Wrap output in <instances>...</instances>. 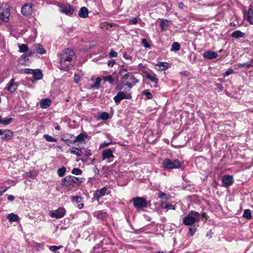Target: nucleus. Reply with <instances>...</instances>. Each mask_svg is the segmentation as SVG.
I'll return each mask as SVG.
<instances>
[{
	"mask_svg": "<svg viewBox=\"0 0 253 253\" xmlns=\"http://www.w3.org/2000/svg\"><path fill=\"white\" fill-rule=\"evenodd\" d=\"M75 54L73 50L67 48L63 52L59 54L60 69L67 71L71 65V62L74 58Z\"/></svg>",
	"mask_w": 253,
	"mask_h": 253,
	"instance_id": "nucleus-1",
	"label": "nucleus"
},
{
	"mask_svg": "<svg viewBox=\"0 0 253 253\" xmlns=\"http://www.w3.org/2000/svg\"><path fill=\"white\" fill-rule=\"evenodd\" d=\"M201 215L197 211H191L186 216L183 218V223L186 226L192 225L199 222Z\"/></svg>",
	"mask_w": 253,
	"mask_h": 253,
	"instance_id": "nucleus-2",
	"label": "nucleus"
},
{
	"mask_svg": "<svg viewBox=\"0 0 253 253\" xmlns=\"http://www.w3.org/2000/svg\"><path fill=\"white\" fill-rule=\"evenodd\" d=\"M10 15L9 6L7 3L0 5V19L4 21H8Z\"/></svg>",
	"mask_w": 253,
	"mask_h": 253,
	"instance_id": "nucleus-3",
	"label": "nucleus"
},
{
	"mask_svg": "<svg viewBox=\"0 0 253 253\" xmlns=\"http://www.w3.org/2000/svg\"><path fill=\"white\" fill-rule=\"evenodd\" d=\"M66 212V211L64 208L59 207L55 210L50 211L48 214L52 218L59 219L65 216Z\"/></svg>",
	"mask_w": 253,
	"mask_h": 253,
	"instance_id": "nucleus-4",
	"label": "nucleus"
},
{
	"mask_svg": "<svg viewBox=\"0 0 253 253\" xmlns=\"http://www.w3.org/2000/svg\"><path fill=\"white\" fill-rule=\"evenodd\" d=\"M163 166L167 169H177L180 167L181 163L178 160L172 161L169 159H166L163 162Z\"/></svg>",
	"mask_w": 253,
	"mask_h": 253,
	"instance_id": "nucleus-5",
	"label": "nucleus"
},
{
	"mask_svg": "<svg viewBox=\"0 0 253 253\" xmlns=\"http://www.w3.org/2000/svg\"><path fill=\"white\" fill-rule=\"evenodd\" d=\"M131 98L130 94H126L124 92L120 91L114 97V101L117 104L120 103L121 100L124 99H129Z\"/></svg>",
	"mask_w": 253,
	"mask_h": 253,
	"instance_id": "nucleus-6",
	"label": "nucleus"
},
{
	"mask_svg": "<svg viewBox=\"0 0 253 253\" xmlns=\"http://www.w3.org/2000/svg\"><path fill=\"white\" fill-rule=\"evenodd\" d=\"M133 206L136 208H144L147 206V202L143 197H136L133 199Z\"/></svg>",
	"mask_w": 253,
	"mask_h": 253,
	"instance_id": "nucleus-7",
	"label": "nucleus"
},
{
	"mask_svg": "<svg viewBox=\"0 0 253 253\" xmlns=\"http://www.w3.org/2000/svg\"><path fill=\"white\" fill-rule=\"evenodd\" d=\"M59 11L66 15H70L73 13L74 9L69 4H62L59 6Z\"/></svg>",
	"mask_w": 253,
	"mask_h": 253,
	"instance_id": "nucleus-8",
	"label": "nucleus"
},
{
	"mask_svg": "<svg viewBox=\"0 0 253 253\" xmlns=\"http://www.w3.org/2000/svg\"><path fill=\"white\" fill-rule=\"evenodd\" d=\"M1 139L3 140L8 141L11 139L13 137V132L9 129H1L0 135Z\"/></svg>",
	"mask_w": 253,
	"mask_h": 253,
	"instance_id": "nucleus-9",
	"label": "nucleus"
},
{
	"mask_svg": "<svg viewBox=\"0 0 253 253\" xmlns=\"http://www.w3.org/2000/svg\"><path fill=\"white\" fill-rule=\"evenodd\" d=\"M33 3H25L21 8V13L23 15L28 16L32 12Z\"/></svg>",
	"mask_w": 253,
	"mask_h": 253,
	"instance_id": "nucleus-10",
	"label": "nucleus"
},
{
	"mask_svg": "<svg viewBox=\"0 0 253 253\" xmlns=\"http://www.w3.org/2000/svg\"><path fill=\"white\" fill-rule=\"evenodd\" d=\"M17 84L15 82V80L12 78L8 83L5 89L9 92L13 93L16 91L17 88Z\"/></svg>",
	"mask_w": 253,
	"mask_h": 253,
	"instance_id": "nucleus-11",
	"label": "nucleus"
},
{
	"mask_svg": "<svg viewBox=\"0 0 253 253\" xmlns=\"http://www.w3.org/2000/svg\"><path fill=\"white\" fill-rule=\"evenodd\" d=\"M144 75H145V77L147 79L150 80L151 82H154L155 84V85L154 86L155 87L157 86V84H158L159 80L157 78V77H156V75L155 74H151L146 72L144 73Z\"/></svg>",
	"mask_w": 253,
	"mask_h": 253,
	"instance_id": "nucleus-12",
	"label": "nucleus"
},
{
	"mask_svg": "<svg viewBox=\"0 0 253 253\" xmlns=\"http://www.w3.org/2000/svg\"><path fill=\"white\" fill-rule=\"evenodd\" d=\"M102 156L103 160L113 157V151L110 148L105 149L103 151Z\"/></svg>",
	"mask_w": 253,
	"mask_h": 253,
	"instance_id": "nucleus-13",
	"label": "nucleus"
},
{
	"mask_svg": "<svg viewBox=\"0 0 253 253\" xmlns=\"http://www.w3.org/2000/svg\"><path fill=\"white\" fill-rule=\"evenodd\" d=\"M222 181L225 186H230L233 183V176L229 175H225L222 178Z\"/></svg>",
	"mask_w": 253,
	"mask_h": 253,
	"instance_id": "nucleus-14",
	"label": "nucleus"
},
{
	"mask_svg": "<svg viewBox=\"0 0 253 253\" xmlns=\"http://www.w3.org/2000/svg\"><path fill=\"white\" fill-rule=\"evenodd\" d=\"M62 186H69L73 185V180L72 175H68L65 177L62 181Z\"/></svg>",
	"mask_w": 253,
	"mask_h": 253,
	"instance_id": "nucleus-15",
	"label": "nucleus"
},
{
	"mask_svg": "<svg viewBox=\"0 0 253 253\" xmlns=\"http://www.w3.org/2000/svg\"><path fill=\"white\" fill-rule=\"evenodd\" d=\"M203 56L204 58L208 59H212L214 58H216L218 56V54L214 51H208L207 52H205Z\"/></svg>",
	"mask_w": 253,
	"mask_h": 253,
	"instance_id": "nucleus-16",
	"label": "nucleus"
},
{
	"mask_svg": "<svg viewBox=\"0 0 253 253\" xmlns=\"http://www.w3.org/2000/svg\"><path fill=\"white\" fill-rule=\"evenodd\" d=\"M106 191L107 188L105 187L102 188L100 190H96L94 194V197L97 200H99L105 195Z\"/></svg>",
	"mask_w": 253,
	"mask_h": 253,
	"instance_id": "nucleus-17",
	"label": "nucleus"
},
{
	"mask_svg": "<svg viewBox=\"0 0 253 253\" xmlns=\"http://www.w3.org/2000/svg\"><path fill=\"white\" fill-rule=\"evenodd\" d=\"M32 75L33 78L35 80H39L42 78V73L40 69H35L33 70Z\"/></svg>",
	"mask_w": 253,
	"mask_h": 253,
	"instance_id": "nucleus-18",
	"label": "nucleus"
},
{
	"mask_svg": "<svg viewBox=\"0 0 253 253\" xmlns=\"http://www.w3.org/2000/svg\"><path fill=\"white\" fill-rule=\"evenodd\" d=\"M156 68L159 71H164L168 69L170 65L167 62H160L155 65Z\"/></svg>",
	"mask_w": 253,
	"mask_h": 253,
	"instance_id": "nucleus-19",
	"label": "nucleus"
},
{
	"mask_svg": "<svg viewBox=\"0 0 253 253\" xmlns=\"http://www.w3.org/2000/svg\"><path fill=\"white\" fill-rule=\"evenodd\" d=\"M248 21L252 24H253V10L252 8H249L247 12L244 14Z\"/></svg>",
	"mask_w": 253,
	"mask_h": 253,
	"instance_id": "nucleus-20",
	"label": "nucleus"
},
{
	"mask_svg": "<svg viewBox=\"0 0 253 253\" xmlns=\"http://www.w3.org/2000/svg\"><path fill=\"white\" fill-rule=\"evenodd\" d=\"M51 105V100L49 98L42 99L40 102V107L42 109H45Z\"/></svg>",
	"mask_w": 253,
	"mask_h": 253,
	"instance_id": "nucleus-21",
	"label": "nucleus"
},
{
	"mask_svg": "<svg viewBox=\"0 0 253 253\" xmlns=\"http://www.w3.org/2000/svg\"><path fill=\"white\" fill-rule=\"evenodd\" d=\"M79 16L81 18H86L88 16V11L86 7H82L80 9L79 12Z\"/></svg>",
	"mask_w": 253,
	"mask_h": 253,
	"instance_id": "nucleus-22",
	"label": "nucleus"
},
{
	"mask_svg": "<svg viewBox=\"0 0 253 253\" xmlns=\"http://www.w3.org/2000/svg\"><path fill=\"white\" fill-rule=\"evenodd\" d=\"M119 74L122 79L125 80L128 79L129 76V74L127 70L124 68L120 70Z\"/></svg>",
	"mask_w": 253,
	"mask_h": 253,
	"instance_id": "nucleus-23",
	"label": "nucleus"
},
{
	"mask_svg": "<svg viewBox=\"0 0 253 253\" xmlns=\"http://www.w3.org/2000/svg\"><path fill=\"white\" fill-rule=\"evenodd\" d=\"M87 136V135L86 134L81 133L76 137L75 139L73 141V143H75L77 142H81L86 138Z\"/></svg>",
	"mask_w": 253,
	"mask_h": 253,
	"instance_id": "nucleus-24",
	"label": "nucleus"
},
{
	"mask_svg": "<svg viewBox=\"0 0 253 253\" xmlns=\"http://www.w3.org/2000/svg\"><path fill=\"white\" fill-rule=\"evenodd\" d=\"M7 219L10 222H16L19 220V216L17 214H15L13 213H11L7 215Z\"/></svg>",
	"mask_w": 253,
	"mask_h": 253,
	"instance_id": "nucleus-25",
	"label": "nucleus"
},
{
	"mask_svg": "<svg viewBox=\"0 0 253 253\" xmlns=\"http://www.w3.org/2000/svg\"><path fill=\"white\" fill-rule=\"evenodd\" d=\"M13 121V119L12 118H2L1 116L0 115V124H2L4 126L8 125L10 124Z\"/></svg>",
	"mask_w": 253,
	"mask_h": 253,
	"instance_id": "nucleus-26",
	"label": "nucleus"
},
{
	"mask_svg": "<svg viewBox=\"0 0 253 253\" xmlns=\"http://www.w3.org/2000/svg\"><path fill=\"white\" fill-rule=\"evenodd\" d=\"M231 36L234 38L239 39L240 38L244 37L245 36V33L241 32L240 31L237 30L233 32L232 33Z\"/></svg>",
	"mask_w": 253,
	"mask_h": 253,
	"instance_id": "nucleus-27",
	"label": "nucleus"
},
{
	"mask_svg": "<svg viewBox=\"0 0 253 253\" xmlns=\"http://www.w3.org/2000/svg\"><path fill=\"white\" fill-rule=\"evenodd\" d=\"M169 21L167 19H162L161 22L160 27L163 31H165L167 29L169 26Z\"/></svg>",
	"mask_w": 253,
	"mask_h": 253,
	"instance_id": "nucleus-28",
	"label": "nucleus"
},
{
	"mask_svg": "<svg viewBox=\"0 0 253 253\" xmlns=\"http://www.w3.org/2000/svg\"><path fill=\"white\" fill-rule=\"evenodd\" d=\"M101 81V79L100 77H97L96 79V80H95L94 83L93 84H92L91 85V87L98 89L100 87V84Z\"/></svg>",
	"mask_w": 253,
	"mask_h": 253,
	"instance_id": "nucleus-29",
	"label": "nucleus"
},
{
	"mask_svg": "<svg viewBox=\"0 0 253 253\" xmlns=\"http://www.w3.org/2000/svg\"><path fill=\"white\" fill-rule=\"evenodd\" d=\"M253 62V61H251L244 63H239L238 64V66L240 68L244 67L250 68L251 66H252Z\"/></svg>",
	"mask_w": 253,
	"mask_h": 253,
	"instance_id": "nucleus-30",
	"label": "nucleus"
},
{
	"mask_svg": "<svg viewBox=\"0 0 253 253\" xmlns=\"http://www.w3.org/2000/svg\"><path fill=\"white\" fill-rule=\"evenodd\" d=\"M243 217L247 219H251L252 218L251 210L249 209L245 210L244 211Z\"/></svg>",
	"mask_w": 253,
	"mask_h": 253,
	"instance_id": "nucleus-31",
	"label": "nucleus"
},
{
	"mask_svg": "<svg viewBox=\"0 0 253 253\" xmlns=\"http://www.w3.org/2000/svg\"><path fill=\"white\" fill-rule=\"evenodd\" d=\"M36 50L39 53L41 54L45 53L46 51L42 45L39 44L36 45Z\"/></svg>",
	"mask_w": 253,
	"mask_h": 253,
	"instance_id": "nucleus-32",
	"label": "nucleus"
},
{
	"mask_svg": "<svg viewBox=\"0 0 253 253\" xmlns=\"http://www.w3.org/2000/svg\"><path fill=\"white\" fill-rule=\"evenodd\" d=\"M103 79L104 82H109L111 84H113L115 81L114 78L111 75L104 77Z\"/></svg>",
	"mask_w": 253,
	"mask_h": 253,
	"instance_id": "nucleus-33",
	"label": "nucleus"
},
{
	"mask_svg": "<svg viewBox=\"0 0 253 253\" xmlns=\"http://www.w3.org/2000/svg\"><path fill=\"white\" fill-rule=\"evenodd\" d=\"M71 153L75 154L77 156H81L83 155V152L82 150L79 148H75L74 150H71L70 151Z\"/></svg>",
	"mask_w": 253,
	"mask_h": 253,
	"instance_id": "nucleus-34",
	"label": "nucleus"
},
{
	"mask_svg": "<svg viewBox=\"0 0 253 253\" xmlns=\"http://www.w3.org/2000/svg\"><path fill=\"white\" fill-rule=\"evenodd\" d=\"M162 208L174 210V207L171 204H167L166 203L163 202L161 205Z\"/></svg>",
	"mask_w": 253,
	"mask_h": 253,
	"instance_id": "nucleus-35",
	"label": "nucleus"
},
{
	"mask_svg": "<svg viewBox=\"0 0 253 253\" xmlns=\"http://www.w3.org/2000/svg\"><path fill=\"white\" fill-rule=\"evenodd\" d=\"M158 197L161 199L169 200L170 196L165 193L160 192L158 193Z\"/></svg>",
	"mask_w": 253,
	"mask_h": 253,
	"instance_id": "nucleus-36",
	"label": "nucleus"
},
{
	"mask_svg": "<svg viewBox=\"0 0 253 253\" xmlns=\"http://www.w3.org/2000/svg\"><path fill=\"white\" fill-rule=\"evenodd\" d=\"M66 169L65 167H62L57 170V173L59 177H62L65 175Z\"/></svg>",
	"mask_w": 253,
	"mask_h": 253,
	"instance_id": "nucleus-37",
	"label": "nucleus"
},
{
	"mask_svg": "<svg viewBox=\"0 0 253 253\" xmlns=\"http://www.w3.org/2000/svg\"><path fill=\"white\" fill-rule=\"evenodd\" d=\"M19 51L20 52H26L28 50V47L24 44H19Z\"/></svg>",
	"mask_w": 253,
	"mask_h": 253,
	"instance_id": "nucleus-38",
	"label": "nucleus"
},
{
	"mask_svg": "<svg viewBox=\"0 0 253 253\" xmlns=\"http://www.w3.org/2000/svg\"><path fill=\"white\" fill-rule=\"evenodd\" d=\"M43 137L45 139V140L48 142H55L57 141V139L56 138H53L50 135L44 134L43 135Z\"/></svg>",
	"mask_w": 253,
	"mask_h": 253,
	"instance_id": "nucleus-39",
	"label": "nucleus"
},
{
	"mask_svg": "<svg viewBox=\"0 0 253 253\" xmlns=\"http://www.w3.org/2000/svg\"><path fill=\"white\" fill-rule=\"evenodd\" d=\"M180 44L178 42H174L172 44L171 50L177 51L180 49Z\"/></svg>",
	"mask_w": 253,
	"mask_h": 253,
	"instance_id": "nucleus-40",
	"label": "nucleus"
},
{
	"mask_svg": "<svg viewBox=\"0 0 253 253\" xmlns=\"http://www.w3.org/2000/svg\"><path fill=\"white\" fill-rule=\"evenodd\" d=\"M109 114L106 112H102L99 116V119L103 120H107L109 119Z\"/></svg>",
	"mask_w": 253,
	"mask_h": 253,
	"instance_id": "nucleus-41",
	"label": "nucleus"
},
{
	"mask_svg": "<svg viewBox=\"0 0 253 253\" xmlns=\"http://www.w3.org/2000/svg\"><path fill=\"white\" fill-rule=\"evenodd\" d=\"M72 173L76 175H79L82 173V171L80 169L74 168L72 170Z\"/></svg>",
	"mask_w": 253,
	"mask_h": 253,
	"instance_id": "nucleus-42",
	"label": "nucleus"
},
{
	"mask_svg": "<svg viewBox=\"0 0 253 253\" xmlns=\"http://www.w3.org/2000/svg\"><path fill=\"white\" fill-rule=\"evenodd\" d=\"M72 199L73 202H75L76 203H80L82 201V198L81 196H76L72 197Z\"/></svg>",
	"mask_w": 253,
	"mask_h": 253,
	"instance_id": "nucleus-43",
	"label": "nucleus"
},
{
	"mask_svg": "<svg viewBox=\"0 0 253 253\" xmlns=\"http://www.w3.org/2000/svg\"><path fill=\"white\" fill-rule=\"evenodd\" d=\"M143 94L149 99L152 98V93L147 90L143 91Z\"/></svg>",
	"mask_w": 253,
	"mask_h": 253,
	"instance_id": "nucleus-44",
	"label": "nucleus"
},
{
	"mask_svg": "<svg viewBox=\"0 0 253 253\" xmlns=\"http://www.w3.org/2000/svg\"><path fill=\"white\" fill-rule=\"evenodd\" d=\"M62 248V246H51L49 247V250L52 252H54L56 250H59Z\"/></svg>",
	"mask_w": 253,
	"mask_h": 253,
	"instance_id": "nucleus-45",
	"label": "nucleus"
},
{
	"mask_svg": "<svg viewBox=\"0 0 253 253\" xmlns=\"http://www.w3.org/2000/svg\"><path fill=\"white\" fill-rule=\"evenodd\" d=\"M189 232L191 236H193L197 230V228L195 226H190L189 229Z\"/></svg>",
	"mask_w": 253,
	"mask_h": 253,
	"instance_id": "nucleus-46",
	"label": "nucleus"
},
{
	"mask_svg": "<svg viewBox=\"0 0 253 253\" xmlns=\"http://www.w3.org/2000/svg\"><path fill=\"white\" fill-rule=\"evenodd\" d=\"M112 143V141L109 142H104V143H102L100 144V145L99 146V149H103L105 147H106L108 146L110 144H111Z\"/></svg>",
	"mask_w": 253,
	"mask_h": 253,
	"instance_id": "nucleus-47",
	"label": "nucleus"
},
{
	"mask_svg": "<svg viewBox=\"0 0 253 253\" xmlns=\"http://www.w3.org/2000/svg\"><path fill=\"white\" fill-rule=\"evenodd\" d=\"M72 180H73V184L76 183H81L82 182V180L79 177H76L73 176H72Z\"/></svg>",
	"mask_w": 253,
	"mask_h": 253,
	"instance_id": "nucleus-48",
	"label": "nucleus"
},
{
	"mask_svg": "<svg viewBox=\"0 0 253 253\" xmlns=\"http://www.w3.org/2000/svg\"><path fill=\"white\" fill-rule=\"evenodd\" d=\"M142 43L146 48H150V46L148 44L147 41L146 39H143L141 41Z\"/></svg>",
	"mask_w": 253,
	"mask_h": 253,
	"instance_id": "nucleus-49",
	"label": "nucleus"
},
{
	"mask_svg": "<svg viewBox=\"0 0 253 253\" xmlns=\"http://www.w3.org/2000/svg\"><path fill=\"white\" fill-rule=\"evenodd\" d=\"M232 73H233V70L231 69H228L226 72H225L223 74V76L224 77L228 76L232 74Z\"/></svg>",
	"mask_w": 253,
	"mask_h": 253,
	"instance_id": "nucleus-50",
	"label": "nucleus"
},
{
	"mask_svg": "<svg viewBox=\"0 0 253 253\" xmlns=\"http://www.w3.org/2000/svg\"><path fill=\"white\" fill-rule=\"evenodd\" d=\"M109 55L111 57H115L117 56L118 53L115 51L112 50L109 53Z\"/></svg>",
	"mask_w": 253,
	"mask_h": 253,
	"instance_id": "nucleus-51",
	"label": "nucleus"
},
{
	"mask_svg": "<svg viewBox=\"0 0 253 253\" xmlns=\"http://www.w3.org/2000/svg\"><path fill=\"white\" fill-rule=\"evenodd\" d=\"M115 62V60L113 59H111L108 62V66L110 67H112L113 65H114Z\"/></svg>",
	"mask_w": 253,
	"mask_h": 253,
	"instance_id": "nucleus-52",
	"label": "nucleus"
},
{
	"mask_svg": "<svg viewBox=\"0 0 253 253\" xmlns=\"http://www.w3.org/2000/svg\"><path fill=\"white\" fill-rule=\"evenodd\" d=\"M33 69L26 68L24 69V73L27 74H31L33 71Z\"/></svg>",
	"mask_w": 253,
	"mask_h": 253,
	"instance_id": "nucleus-53",
	"label": "nucleus"
},
{
	"mask_svg": "<svg viewBox=\"0 0 253 253\" xmlns=\"http://www.w3.org/2000/svg\"><path fill=\"white\" fill-rule=\"evenodd\" d=\"M80 77L79 75L75 74V77H74V81H75V82L76 83V84H78L80 81Z\"/></svg>",
	"mask_w": 253,
	"mask_h": 253,
	"instance_id": "nucleus-54",
	"label": "nucleus"
},
{
	"mask_svg": "<svg viewBox=\"0 0 253 253\" xmlns=\"http://www.w3.org/2000/svg\"><path fill=\"white\" fill-rule=\"evenodd\" d=\"M123 57L127 60H131L132 59V57L127 54L126 53H124Z\"/></svg>",
	"mask_w": 253,
	"mask_h": 253,
	"instance_id": "nucleus-55",
	"label": "nucleus"
},
{
	"mask_svg": "<svg viewBox=\"0 0 253 253\" xmlns=\"http://www.w3.org/2000/svg\"><path fill=\"white\" fill-rule=\"evenodd\" d=\"M129 23L130 24H135L137 23V19L136 18H134L133 19L130 20Z\"/></svg>",
	"mask_w": 253,
	"mask_h": 253,
	"instance_id": "nucleus-56",
	"label": "nucleus"
},
{
	"mask_svg": "<svg viewBox=\"0 0 253 253\" xmlns=\"http://www.w3.org/2000/svg\"><path fill=\"white\" fill-rule=\"evenodd\" d=\"M7 190V188L0 187V196L2 195Z\"/></svg>",
	"mask_w": 253,
	"mask_h": 253,
	"instance_id": "nucleus-57",
	"label": "nucleus"
},
{
	"mask_svg": "<svg viewBox=\"0 0 253 253\" xmlns=\"http://www.w3.org/2000/svg\"><path fill=\"white\" fill-rule=\"evenodd\" d=\"M131 79L132 80V84H135L138 82V81L134 76L131 77Z\"/></svg>",
	"mask_w": 253,
	"mask_h": 253,
	"instance_id": "nucleus-58",
	"label": "nucleus"
},
{
	"mask_svg": "<svg viewBox=\"0 0 253 253\" xmlns=\"http://www.w3.org/2000/svg\"><path fill=\"white\" fill-rule=\"evenodd\" d=\"M125 85L127 86L129 88V89H130V88H132L133 84L130 83H126Z\"/></svg>",
	"mask_w": 253,
	"mask_h": 253,
	"instance_id": "nucleus-59",
	"label": "nucleus"
},
{
	"mask_svg": "<svg viewBox=\"0 0 253 253\" xmlns=\"http://www.w3.org/2000/svg\"><path fill=\"white\" fill-rule=\"evenodd\" d=\"M7 199L10 201H12L14 199V197L12 195H9L8 196Z\"/></svg>",
	"mask_w": 253,
	"mask_h": 253,
	"instance_id": "nucleus-60",
	"label": "nucleus"
},
{
	"mask_svg": "<svg viewBox=\"0 0 253 253\" xmlns=\"http://www.w3.org/2000/svg\"><path fill=\"white\" fill-rule=\"evenodd\" d=\"M184 7V4L182 2H180L178 3V7L180 9H182Z\"/></svg>",
	"mask_w": 253,
	"mask_h": 253,
	"instance_id": "nucleus-61",
	"label": "nucleus"
},
{
	"mask_svg": "<svg viewBox=\"0 0 253 253\" xmlns=\"http://www.w3.org/2000/svg\"><path fill=\"white\" fill-rule=\"evenodd\" d=\"M83 206H84L83 204H80L78 205V208L79 209H82L83 208Z\"/></svg>",
	"mask_w": 253,
	"mask_h": 253,
	"instance_id": "nucleus-62",
	"label": "nucleus"
},
{
	"mask_svg": "<svg viewBox=\"0 0 253 253\" xmlns=\"http://www.w3.org/2000/svg\"><path fill=\"white\" fill-rule=\"evenodd\" d=\"M55 128L56 129L59 130V129H60V126H55Z\"/></svg>",
	"mask_w": 253,
	"mask_h": 253,
	"instance_id": "nucleus-63",
	"label": "nucleus"
},
{
	"mask_svg": "<svg viewBox=\"0 0 253 253\" xmlns=\"http://www.w3.org/2000/svg\"><path fill=\"white\" fill-rule=\"evenodd\" d=\"M205 215H206V213H203V214H202V216H203V217H205Z\"/></svg>",
	"mask_w": 253,
	"mask_h": 253,
	"instance_id": "nucleus-64",
	"label": "nucleus"
}]
</instances>
